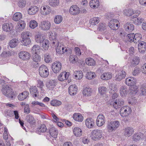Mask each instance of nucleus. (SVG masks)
I'll return each mask as SVG.
<instances>
[{"label":"nucleus","instance_id":"aec40b11","mask_svg":"<svg viewBox=\"0 0 146 146\" xmlns=\"http://www.w3.org/2000/svg\"><path fill=\"white\" fill-rule=\"evenodd\" d=\"M2 28L4 31L6 32H9L13 29V27L12 24L11 23H5L3 25Z\"/></svg>","mask_w":146,"mask_h":146},{"label":"nucleus","instance_id":"a878e982","mask_svg":"<svg viewBox=\"0 0 146 146\" xmlns=\"http://www.w3.org/2000/svg\"><path fill=\"white\" fill-rule=\"evenodd\" d=\"M90 5L92 8H97L99 6V0H91L90 2Z\"/></svg>","mask_w":146,"mask_h":146},{"label":"nucleus","instance_id":"e433bc0d","mask_svg":"<svg viewBox=\"0 0 146 146\" xmlns=\"http://www.w3.org/2000/svg\"><path fill=\"white\" fill-rule=\"evenodd\" d=\"M35 37L36 42L40 43H41L42 40L44 39L43 36L39 34L36 35Z\"/></svg>","mask_w":146,"mask_h":146},{"label":"nucleus","instance_id":"de8ad7c7","mask_svg":"<svg viewBox=\"0 0 146 146\" xmlns=\"http://www.w3.org/2000/svg\"><path fill=\"white\" fill-rule=\"evenodd\" d=\"M33 54V60L34 61L37 62L40 61L41 58L38 54L37 53H34Z\"/></svg>","mask_w":146,"mask_h":146},{"label":"nucleus","instance_id":"412c9836","mask_svg":"<svg viewBox=\"0 0 146 146\" xmlns=\"http://www.w3.org/2000/svg\"><path fill=\"white\" fill-rule=\"evenodd\" d=\"M29 94L28 92L25 91L20 94L18 96V100L20 101H23L26 99Z\"/></svg>","mask_w":146,"mask_h":146},{"label":"nucleus","instance_id":"09e8293b","mask_svg":"<svg viewBox=\"0 0 146 146\" xmlns=\"http://www.w3.org/2000/svg\"><path fill=\"white\" fill-rule=\"evenodd\" d=\"M99 19L98 17H94L90 21L91 25H95L99 22Z\"/></svg>","mask_w":146,"mask_h":146},{"label":"nucleus","instance_id":"0e129e2a","mask_svg":"<svg viewBox=\"0 0 146 146\" xmlns=\"http://www.w3.org/2000/svg\"><path fill=\"white\" fill-rule=\"evenodd\" d=\"M30 92L31 94H34V93H38V89L35 86L31 87L30 88Z\"/></svg>","mask_w":146,"mask_h":146},{"label":"nucleus","instance_id":"7ed1b4c3","mask_svg":"<svg viewBox=\"0 0 146 146\" xmlns=\"http://www.w3.org/2000/svg\"><path fill=\"white\" fill-rule=\"evenodd\" d=\"M132 110L130 107L128 106H125L121 108L120 110V114L122 117H126L129 115L131 113Z\"/></svg>","mask_w":146,"mask_h":146},{"label":"nucleus","instance_id":"4d7b16f0","mask_svg":"<svg viewBox=\"0 0 146 146\" xmlns=\"http://www.w3.org/2000/svg\"><path fill=\"white\" fill-rule=\"evenodd\" d=\"M128 40L130 42H134L135 43V39H134V33H131L127 35Z\"/></svg>","mask_w":146,"mask_h":146},{"label":"nucleus","instance_id":"c9c22d12","mask_svg":"<svg viewBox=\"0 0 146 146\" xmlns=\"http://www.w3.org/2000/svg\"><path fill=\"white\" fill-rule=\"evenodd\" d=\"M46 126L44 124L41 125L38 127L37 130V131L40 133H44L45 132L46 130Z\"/></svg>","mask_w":146,"mask_h":146},{"label":"nucleus","instance_id":"f8f14e48","mask_svg":"<svg viewBox=\"0 0 146 146\" xmlns=\"http://www.w3.org/2000/svg\"><path fill=\"white\" fill-rule=\"evenodd\" d=\"M126 73L125 71H121L117 74L115 78V80L117 81H120L125 78L126 76Z\"/></svg>","mask_w":146,"mask_h":146},{"label":"nucleus","instance_id":"6e6552de","mask_svg":"<svg viewBox=\"0 0 146 146\" xmlns=\"http://www.w3.org/2000/svg\"><path fill=\"white\" fill-rule=\"evenodd\" d=\"M19 57L21 59L24 60H29L30 57L31 55L27 52L25 51H21L19 54Z\"/></svg>","mask_w":146,"mask_h":146},{"label":"nucleus","instance_id":"680f3d73","mask_svg":"<svg viewBox=\"0 0 146 146\" xmlns=\"http://www.w3.org/2000/svg\"><path fill=\"white\" fill-rule=\"evenodd\" d=\"M70 14L73 15H76L80 12V10H69Z\"/></svg>","mask_w":146,"mask_h":146},{"label":"nucleus","instance_id":"f257e3e1","mask_svg":"<svg viewBox=\"0 0 146 146\" xmlns=\"http://www.w3.org/2000/svg\"><path fill=\"white\" fill-rule=\"evenodd\" d=\"M1 91L4 95L11 100L14 99L17 96L15 93L7 85L3 86Z\"/></svg>","mask_w":146,"mask_h":146},{"label":"nucleus","instance_id":"20e7f679","mask_svg":"<svg viewBox=\"0 0 146 146\" xmlns=\"http://www.w3.org/2000/svg\"><path fill=\"white\" fill-rule=\"evenodd\" d=\"M39 72L40 76L42 77H47L49 74L48 68L44 65H42L39 67Z\"/></svg>","mask_w":146,"mask_h":146},{"label":"nucleus","instance_id":"a19ab883","mask_svg":"<svg viewBox=\"0 0 146 146\" xmlns=\"http://www.w3.org/2000/svg\"><path fill=\"white\" fill-rule=\"evenodd\" d=\"M63 18L60 15H57L56 16L54 19L55 23L57 24H59L62 21Z\"/></svg>","mask_w":146,"mask_h":146},{"label":"nucleus","instance_id":"cd10ccee","mask_svg":"<svg viewBox=\"0 0 146 146\" xmlns=\"http://www.w3.org/2000/svg\"><path fill=\"white\" fill-rule=\"evenodd\" d=\"M143 137V134L141 133H138L133 135V139L135 141L139 140Z\"/></svg>","mask_w":146,"mask_h":146},{"label":"nucleus","instance_id":"423d86ee","mask_svg":"<svg viewBox=\"0 0 146 146\" xmlns=\"http://www.w3.org/2000/svg\"><path fill=\"white\" fill-rule=\"evenodd\" d=\"M62 68V64L58 61L54 62L52 64L51 68L53 72L55 74L59 72Z\"/></svg>","mask_w":146,"mask_h":146},{"label":"nucleus","instance_id":"e2e57ef3","mask_svg":"<svg viewBox=\"0 0 146 146\" xmlns=\"http://www.w3.org/2000/svg\"><path fill=\"white\" fill-rule=\"evenodd\" d=\"M140 72V69L137 67H135L133 72V74L135 76L137 75Z\"/></svg>","mask_w":146,"mask_h":146},{"label":"nucleus","instance_id":"4c0bfd02","mask_svg":"<svg viewBox=\"0 0 146 146\" xmlns=\"http://www.w3.org/2000/svg\"><path fill=\"white\" fill-rule=\"evenodd\" d=\"M86 62L87 64L89 66H94L95 64V62L94 60L91 58L86 59Z\"/></svg>","mask_w":146,"mask_h":146},{"label":"nucleus","instance_id":"39448f33","mask_svg":"<svg viewBox=\"0 0 146 146\" xmlns=\"http://www.w3.org/2000/svg\"><path fill=\"white\" fill-rule=\"evenodd\" d=\"M102 133L101 130L96 129L93 130L91 133V137L94 140L100 139L102 137Z\"/></svg>","mask_w":146,"mask_h":146},{"label":"nucleus","instance_id":"bf43d9fd","mask_svg":"<svg viewBox=\"0 0 146 146\" xmlns=\"http://www.w3.org/2000/svg\"><path fill=\"white\" fill-rule=\"evenodd\" d=\"M133 10H125L126 11H124L125 12V15L127 16H132L133 14H135L134 11H133Z\"/></svg>","mask_w":146,"mask_h":146},{"label":"nucleus","instance_id":"603ef678","mask_svg":"<svg viewBox=\"0 0 146 146\" xmlns=\"http://www.w3.org/2000/svg\"><path fill=\"white\" fill-rule=\"evenodd\" d=\"M77 57L76 55H72L70 56V61L73 63H76L77 61Z\"/></svg>","mask_w":146,"mask_h":146},{"label":"nucleus","instance_id":"3c124183","mask_svg":"<svg viewBox=\"0 0 146 146\" xmlns=\"http://www.w3.org/2000/svg\"><path fill=\"white\" fill-rule=\"evenodd\" d=\"M134 20H133L134 23L137 25H138L140 24H141L143 20V19L140 17L137 18H133Z\"/></svg>","mask_w":146,"mask_h":146},{"label":"nucleus","instance_id":"0eeeda50","mask_svg":"<svg viewBox=\"0 0 146 146\" xmlns=\"http://www.w3.org/2000/svg\"><path fill=\"white\" fill-rule=\"evenodd\" d=\"M105 122V118L104 115L102 114H99L96 120L97 125L98 127H101L104 124Z\"/></svg>","mask_w":146,"mask_h":146},{"label":"nucleus","instance_id":"774afa93","mask_svg":"<svg viewBox=\"0 0 146 146\" xmlns=\"http://www.w3.org/2000/svg\"><path fill=\"white\" fill-rule=\"evenodd\" d=\"M38 10H28V12L29 14L31 15H33L35 14Z\"/></svg>","mask_w":146,"mask_h":146},{"label":"nucleus","instance_id":"2eb2a0df","mask_svg":"<svg viewBox=\"0 0 146 146\" xmlns=\"http://www.w3.org/2000/svg\"><path fill=\"white\" fill-rule=\"evenodd\" d=\"M85 124L89 128L93 127L94 125V120L92 118H89L87 119L85 121Z\"/></svg>","mask_w":146,"mask_h":146},{"label":"nucleus","instance_id":"1a4fd4ad","mask_svg":"<svg viewBox=\"0 0 146 146\" xmlns=\"http://www.w3.org/2000/svg\"><path fill=\"white\" fill-rule=\"evenodd\" d=\"M40 27L44 30H47L49 29L51 27V23L48 21H43L40 23Z\"/></svg>","mask_w":146,"mask_h":146},{"label":"nucleus","instance_id":"c85d7f7f","mask_svg":"<svg viewBox=\"0 0 146 146\" xmlns=\"http://www.w3.org/2000/svg\"><path fill=\"white\" fill-rule=\"evenodd\" d=\"M140 61V59L139 57L134 56L131 62V66L135 67L138 65Z\"/></svg>","mask_w":146,"mask_h":146},{"label":"nucleus","instance_id":"473e14b6","mask_svg":"<svg viewBox=\"0 0 146 146\" xmlns=\"http://www.w3.org/2000/svg\"><path fill=\"white\" fill-rule=\"evenodd\" d=\"M41 43H42V47L44 50H46L48 48L49 45V42L48 40L44 39L42 40Z\"/></svg>","mask_w":146,"mask_h":146},{"label":"nucleus","instance_id":"f3484780","mask_svg":"<svg viewBox=\"0 0 146 146\" xmlns=\"http://www.w3.org/2000/svg\"><path fill=\"white\" fill-rule=\"evenodd\" d=\"M77 90V87L75 85H70L68 88L69 93L71 95H75Z\"/></svg>","mask_w":146,"mask_h":146},{"label":"nucleus","instance_id":"c03bdc74","mask_svg":"<svg viewBox=\"0 0 146 146\" xmlns=\"http://www.w3.org/2000/svg\"><path fill=\"white\" fill-rule=\"evenodd\" d=\"M50 104L53 106H57L61 105L62 104L61 102L58 100H53L50 102Z\"/></svg>","mask_w":146,"mask_h":146},{"label":"nucleus","instance_id":"4468645a","mask_svg":"<svg viewBox=\"0 0 146 146\" xmlns=\"http://www.w3.org/2000/svg\"><path fill=\"white\" fill-rule=\"evenodd\" d=\"M124 134L126 137H130L132 135L134 132L133 128L130 127H127L124 129Z\"/></svg>","mask_w":146,"mask_h":146},{"label":"nucleus","instance_id":"58836bf2","mask_svg":"<svg viewBox=\"0 0 146 146\" xmlns=\"http://www.w3.org/2000/svg\"><path fill=\"white\" fill-rule=\"evenodd\" d=\"M95 76V73L91 72H87L86 75V78L89 80H91L94 78Z\"/></svg>","mask_w":146,"mask_h":146},{"label":"nucleus","instance_id":"7c9ffc66","mask_svg":"<svg viewBox=\"0 0 146 146\" xmlns=\"http://www.w3.org/2000/svg\"><path fill=\"white\" fill-rule=\"evenodd\" d=\"M128 93V89L125 86H122L120 87V93L121 96H122L126 95Z\"/></svg>","mask_w":146,"mask_h":146},{"label":"nucleus","instance_id":"4be33fe9","mask_svg":"<svg viewBox=\"0 0 146 146\" xmlns=\"http://www.w3.org/2000/svg\"><path fill=\"white\" fill-rule=\"evenodd\" d=\"M50 135L51 136L54 138H56L58 133V131L54 127H52L49 130Z\"/></svg>","mask_w":146,"mask_h":146},{"label":"nucleus","instance_id":"13d9d810","mask_svg":"<svg viewBox=\"0 0 146 146\" xmlns=\"http://www.w3.org/2000/svg\"><path fill=\"white\" fill-rule=\"evenodd\" d=\"M37 86L39 87L42 90V88L44 86V84L43 81L41 80L38 79L37 80Z\"/></svg>","mask_w":146,"mask_h":146},{"label":"nucleus","instance_id":"393cba45","mask_svg":"<svg viewBox=\"0 0 146 146\" xmlns=\"http://www.w3.org/2000/svg\"><path fill=\"white\" fill-rule=\"evenodd\" d=\"M73 132L76 137H79L82 134V131L80 128L78 127H75L73 129Z\"/></svg>","mask_w":146,"mask_h":146},{"label":"nucleus","instance_id":"ddd939ff","mask_svg":"<svg viewBox=\"0 0 146 146\" xmlns=\"http://www.w3.org/2000/svg\"><path fill=\"white\" fill-rule=\"evenodd\" d=\"M139 52L143 54L146 50V43L144 41H141L139 43L138 46Z\"/></svg>","mask_w":146,"mask_h":146},{"label":"nucleus","instance_id":"79ce46f5","mask_svg":"<svg viewBox=\"0 0 146 146\" xmlns=\"http://www.w3.org/2000/svg\"><path fill=\"white\" fill-rule=\"evenodd\" d=\"M76 74L75 75V78L76 79L80 80L83 77V73L81 71H76Z\"/></svg>","mask_w":146,"mask_h":146},{"label":"nucleus","instance_id":"bb28decb","mask_svg":"<svg viewBox=\"0 0 146 146\" xmlns=\"http://www.w3.org/2000/svg\"><path fill=\"white\" fill-rule=\"evenodd\" d=\"M118 21L117 19H113L110 21L108 25L111 29L117 30V28H115V25L116 23H118Z\"/></svg>","mask_w":146,"mask_h":146},{"label":"nucleus","instance_id":"052dcab7","mask_svg":"<svg viewBox=\"0 0 146 146\" xmlns=\"http://www.w3.org/2000/svg\"><path fill=\"white\" fill-rule=\"evenodd\" d=\"M44 61L46 63H49L51 60L50 56L48 54H46L44 55Z\"/></svg>","mask_w":146,"mask_h":146},{"label":"nucleus","instance_id":"f704fd0d","mask_svg":"<svg viewBox=\"0 0 146 146\" xmlns=\"http://www.w3.org/2000/svg\"><path fill=\"white\" fill-rule=\"evenodd\" d=\"M22 17V14L20 13L17 12L15 13L13 16V19L17 21L19 20Z\"/></svg>","mask_w":146,"mask_h":146},{"label":"nucleus","instance_id":"338daca9","mask_svg":"<svg viewBox=\"0 0 146 146\" xmlns=\"http://www.w3.org/2000/svg\"><path fill=\"white\" fill-rule=\"evenodd\" d=\"M41 14L43 15H46L51 12V10H40Z\"/></svg>","mask_w":146,"mask_h":146},{"label":"nucleus","instance_id":"6ab92c4d","mask_svg":"<svg viewBox=\"0 0 146 146\" xmlns=\"http://www.w3.org/2000/svg\"><path fill=\"white\" fill-rule=\"evenodd\" d=\"M124 28L126 31L130 32L133 30L134 26L133 25L127 22L124 25Z\"/></svg>","mask_w":146,"mask_h":146},{"label":"nucleus","instance_id":"5701e85b","mask_svg":"<svg viewBox=\"0 0 146 146\" xmlns=\"http://www.w3.org/2000/svg\"><path fill=\"white\" fill-rule=\"evenodd\" d=\"M72 117L75 120L78 122H82L83 120V116L79 113H74Z\"/></svg>","mask_w":146,"mask_h":146},{"label":"nucleus","instance_id":"9b49d317","mask_svg":"<svg viewBox=\"0 0 146 146\" xmlns=\"http://www.w3.org/2000/svg\"><path fill=\"white\" fill-rule=\"evenodd\" d=\"M25 23L24 21L20 20L18 22L16 29L18 31H22L25 28Z\"/></svg>","mask_w":146,"mask_h":146},{"label":"nucleus","instance_id":"5fc2aeb1","mask_svg":"<svg viewBox=\"0 0 146 146\" xmlns=\"http://www.w3.org/2000/svg\"><path fill=\"white\" fill-rule=\"evenodd\" d=\"M118 99H117L115 100H113V101H111L110 103V105L111 106H113L114 108L116 109H117L119 108H120L119 106H118V103L117 102L116 100Z\"/></svg>","mask_w":146,"mask_h":146},{"label":"nucleus","instance_id":"c756f323","mask_svg":"<svg viewBox=\"0 0 146 146\" xmlns=\"http://www.w3.org/2000/svg\"><path fill=\"white\" fill-rule=\"evenodd\" d=\"M92 92V89L88 87H87L84 89L82 93L84 95L89 96L91 95Z\"/></svg>","mask_w":146,"mask_h":146},{"label":"nucleus","instance_id":"ea45409f","mask_svg":"<svg viewBox=\"0 0 146 146\" xmlns=\"http://www.w3.org/2000/svg\"><path fill=\"white\" fill-rule=\"evenodd\" d=\"M107 88L106 87L103 86H101L99 87L98 88V91L99 93L101 95H103L106 94Z\"/></svg>","mask_w":146,"mask_h":146},{"label":"nucleus","instance_id":"2f4dec72","mask_svg":"<svg viewBox=\"0 0 146 146\" xmlns=\"http://www.w3.org/2000/svg\"><path fill=\"white\" fill-rule=\"evenodd\" d=\"M32 35V33L29 31H25L23 32L21 34V36L22 38H30Z\"/></svg>","mask_w":146,"mask_h":146},{"label":"nucleus","instance_id":"a211bd4d","mask_svg":"<svg viewBox=\"0 0 146 146\" xmlns=\"http://www.w3.org/2000/svg\"><path fill=\"white\" fill-rule=\"evenodd\" d=\"M69 76V73L66 72H61L58 77V79L60 81H63L64 80L67 79Z\"/></svg>","mask_w":146,"mask_h":146},{"label":"nucleus","instance_id":"f03ea898","mask_svg":"<svg viewBox=\"0 0 146 146\" xmlns=\"http://www.w3.org/2000/svg\"><path fill=\"white\" fill-rule=\"evenodd\" d=\"M120 125L119 121L117 120L112 121L108 122L107 125V129L109 132L115 131Z\"/></svg>","mask_w":146,"mask_h":146},{"label":"nucleus","instance_id":"6e6d98bb","mask_svg":"<svg viewBox=\"0 0 146 146\" xmlns=\"http://www.w3.org/2000/svg\"><path fill=\"white\" fill-rule=\"evenodd\" d=\"M106 29V26L105 24L100 23L98 25L97 30L98 31H103Z\"/></svg>","mask_w":146,"mask_h":146},{"label":"nucleus","instance_id":"864d4df0","mask_svg":"<svg viewBox=\"0 0 146 146\" xmlns=\"http://www.w3.org/2000/svg\"><path fill=\"white\" fill-rule=\"evenodd\" d=\"M38 26L37 22L35 20L31 21L30 22L29 26L32 29H34Z\"/></svg>","mask_w":146,"mask_h":146},{"label":"nucleus","instance_id":"72a5a7b5","mask_svg":"<svg viewBox=\"0 0 146 146\" xmlns=\"http://www.w3.org/2000/svg\"><path fill=\"white\" fill-rule=\"evenodd\" d=\"M18 44V40L16 39H13L11 40L9 43L10 46L11 48H14Z\"/></svg>","mask_w":146,"mask_h":146},{"label":"nucleus","instance_id":"b1692460","mask_svg":"<svg viewBox=\"0 0 146 146\" xmlns=\"http://www.w3.org/2000/svg\"><path fill=\"white\" fill-rule=\"evenodd\" d=\"M25 119L27 121L31 124H34L36 122L34 117L31 114L27 115Z\"/></svg>","mask_w":146,"mask_h":146},{"label":"nucleus","instance_id":"49530a36","mask_svg":"<svg viewBox=\"0 0 146 146\" xmlns=\"http://www.w3.org/2000/svg\"><path fill=\"white\" fill-rule=\"evenodd\" d=\"M134 37L135 43H137V42L140 41L142 38L141 35L139 33H136L135 35L134 34Z\"/></svg>","mask_w":146,"mask_h":146},{"label":"nucleus","instance_id":"9d476101","mask_svg":"<svg viewBox=\"0 0 146 146\" xmlns=\"http://www.w3.org/2000/svg\"><path fill=\"white\" fill-rule=\"evenodd\" d=\"M56 85L55 80H50L46 82V87L50 90H52L55 88Z\"/></svg>","mask_w":146,"mask_h":146},{"label":"nucleus","instance_id":"8fccbe9b","mask_svg":"<svg viewBox=\"0 0 146 146\" xmlns=\"http://www.w3.org/2000/svg\"><path fill=\"white\" fill-rule=\"evenodd\" d=\"M50 5L53 7H56L59 4V0H50L49 1Z\"/></svg>","mask_w":146,"mask_h":146},{"label":"nucleus","instance_id":"37998d69","mask_svg":"<svg viewBox=\"0 0 146 146\" xmlns=\"http://www.w3.org/2000/svg\"><path fill=\"white\" fill-rule=\"evenodd\" d=\"M22 38V40H21V42L24 45L27 46L31 43V41L30 38Z\"/></svg>","mask_w":146,"mask_h":146},{"label":"nucleus","instance_id":"69168bd1","mask_svg":"<svg viewBox=\"0 0 146 146\" xmlns=\"http://www.w3.org/2000/svg\"><path fill=\"white\" fill-rule=\"evenodd\" d=\"M26 4L25 0H20L18 3V5L20 7L22 8L25 6Z\"/></svg>","mask_w":146,"mask_h":146},{"label":"nucleus","instance_id":"a18cd8bd","mask_svg":"<svg viewBox=\"0 0 146 146\" xmlns=\"http://www.w3.org/2000/svg\"><path fill=\"white\" fill-rule=\"evenodd\" d=\"M39 46L38 45H35L32 47L31 50V52L32 54L37 53L39 50Z\"/></svg>","mask_w":146,"mask_h":146},{"label":"nucleus","instance_id":"dca6fc26","mask_svg":"<svg viewBox=\"0 0 146 146\" xmlns=\"http://www.w3.org/2000/svg\"><path fill=\"white\" fill-rule=\"evenodd\" d=\"M135 80L133 77H129L127 78L125 80V83L126 84L131 86H135Z\"/></svg>","mask_w":146,"mask_h":146}]
</instances>
